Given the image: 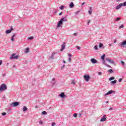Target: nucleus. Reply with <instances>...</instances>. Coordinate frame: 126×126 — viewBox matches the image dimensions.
<instances>
[{"mask_svg": "<svg viewBox=\"0 0 126 126\" xmlns=\"http://www.w3.org/2000/svg\"><path fill=\"white\" fill-rule=\"evenodd\" d=\"M67 20L65 19L64 18H62L61 19V20H60L58 23V25H57V27L58 28H60V27H61L63 25V22H64L65 21H67Z\"/></svg>", "mask_w": 126, "mask_h": 126, "instance_id": "1", "label": "nucleus"}, {"mask_svg": "<svg viewBox=\"0 0 126 126\" xmlns=\"http://www.w3.org/2000/svg\"><path fill=\"white\" fill-rule=\"evenodd\" d=\"M7 89V87L6 85L4 84H2L0 86V92H2V91H4V90H6Z\"/></svg>", "mask_w": 126, "mask_h": 126, "instance_id": "2", "label": "nucleus"}, {"mask_svg": "<svg viewBox=\"0 0 126 126\" xmlns=\"http://www.w3.org/2000/svg\"><path fill=\"white\" fill-rule=\"evenodd\" d=\"M18 55H15V54H13L12 56H10V59L11 60H17L18 59Z\"/></svg>", "mask_w": 126, "mask_h": 126, "instance_id": "3", "label": "nucleus"}, {"mask_svg": "<svg viewBox=\"0 0 126 126\" xmlns=\"http://www.w3.org/2000/svg\"><path fill=\"white\" fill-rule=\"evenodd\" d=\"M19 105V102L15 101L11 103V107H17V106Z\"/></svg>", "mask_w": 126, "mask_h": 126, "instance_id": "4", "label": "nucleus"}, {"mask_svg": "<svg viewBox=\"0 0 126 126\" xmlns=\"http://www.w3.org/2000/svg\"><path fill=\"white\" fill-rule=\"evenodd\" d=\"M84 78L87 82H88L89 81V79H90V76L89 75H84Z\"/></svg>", "mask_w": 126, "mask_h": 126, "instance_id": "5", "label": "nucleus"}, {"mask_svg": "<svg viewBox=\"0 0 126 126\" xmlns=\"http://www.w3.org/2000/svg\"><path fill=\"white\" fill-rule=\"evenodd\" d=\"M106 61H107V62H108V63H112V64H115V61H114V60L112 59L107 58L106 59Z\"/></svg>", "mask_w": 126, "mask_h": 126, "instance_id": "6", "label": "nucleus"}, {"mask_svg": "<svg viewBox=\"0 0 126 126\" xmlns=\"http://www.w3.org/2000/svg\"><path fill=\"white\" fill-rule=\"evenodd\" d=\"M102 63L103 64H104V65H105V66H107V67H109L110 68H112V66H111L110 65L106 63V61H105V60H102Z\"/></svg>", "mask_w": 126, "mask_h": 126, "instance_id": "7", "label": "nucleus"}, {"mask_svg": "<svg viewBox=\"0 0 126 126\" xmlns=\"http://www.w3.org/2000/svg\"><path fill=\"white\" fill-rule=\"evenodd\" d=\"M113 93H115V91H113V90H110L108 92H107V93L104 94V96H107L108 95H110Z\"/></svg>", "mask_w": 126, "mask_h": 126, "instance_id": "8", "label": "nucleus"}, {"mask_svg": "<svg viewBox=\"0 0 126 126\" xmlns=\"http://www.w3.org/2000/svg\"><path fill=\"white\" fill-rule=\"evenodd\" d=\"M91 62L92 63H93V64L94 63H98V61H97L96 60V59H94V58H92L91 59Z\"/></svg>", "mask_w": 126, "mask_h": 126, "instance_id": "9", "label": "nucleus"}, {"mask_svg": "<svg viewBox=\"0 0 126 126\" xmlns=\"http://www.w3.org/2000/svg\"><path fill=\"white\" fill-rule=\"evenodd\" d=\"M106 117H107L106 115H103V117L100 119V122H106L107 120Z\"/></svg>", "mask_w": 126, "mask_h": 126, "instance_id": "10", "label": "nucleus"}, {"mask_svg": "<svg viewBox=\"0 0 126 126\" xmlns=\"http://www.w3.org/2000/svg\"><path fill=\"white\" fill-rule=\"evenodd\" d=\"M12 30H13V29H12V27H11V29L10 30H8L5 31L6 34H9V33H11V31Z\"/></svg>", "mask_w": 126, "mask_h": 126, "instance_id": "11", "label": "nucleus"}, {"mask_svg": "<svg viewBox=\"0 0 126 126\" xmlns=\"http://www.w3.org/2000/svg\"><path fill=\"white\" fill-rule=\"evenodd\" d=\"M122 6H123V5H122V3H120L119 5H117L115 8L117 10H119L120 8H121V7H122Z\"/></svg>", "mask_w": 126, "mask_h": 126, "instance_id": "12", "label": "nucleus"}, {"mask_svg": "<svg viewBox=\"0 0 126 126\" xmlns=\"http://www.w3.org/2000/svg\"><path fill=\"white\" fill-rule=\"evenodd\" d=\"M64 49H65V43H63V44L62 45L61 51H63V50H64Z\"/></svg>", "mask_w": 126, "mask_h": 126, "instance_id": "13", "label": "nucleus"}, {"mask_svg": "<svg viewBox=\"0 0 126 126\" xmlns=\"http://www.w3.org/2000/svg\"><path fill=\"white\" fill-rule=\"evenodd\" d=\"M93 10V9L92 8V7H90V10L88 11V13H89V14H90V15H91V14H92Z\"/></svg>", "mask_w": 126, "mask_h": 126, "instance_id": "14", "label": "nucleus"}, {"mask_svg": "<svg viewBox=\"0 0 126 126\" xmlns=\"http://www.w3.org/2000/svg\"><path fill=\"white\" fill-rule=\"evenodd\" d=\"M54 58H55V53H53L50 57H49V59L50 60H54Z\"/></svg>", "mask_w": 126, "mask_h": 126, "instance_id": "15", "label": "nucleus"}, {"mask_svg": "<svg viewBox=\"0 0 126 126\" xmlns=\"http://www.w3.org/2000/svg\"><path fill=\"white\" fill-rule=\"evenodd\" d=\"M116 83H117V80L110 82L111 85H114V84H116Z\"/></svg>", "mask_w": 126, "mask_h": 126, "instance_id": "16", "label": "nucleus"}, {"mask_svg": "<svg viewBox=\"0 0 126 126\" xmlns=\"http://www.w3.org/2000/svg\"><path fill=\"white\" fill-rule=\"evenodd\" d=\"M59 96L61 97V98H64L65 97V95L64 94V93H62L61 94H60Z\"/></svg>", "mask_w": 126, "mask_h": 126, "instance_id": "17", "label": "nucleus"}, {"mask_svg": "<svg viewBox=\"0 0 126 126\" xmlns=\"http://www.w3.org/2000/svg\"><path fill=\"white\" fill-rule=\"evenodd\" d=\"M16 36V34H15V33H14L13 34V35L11 36V40L13 42V41H14V37H15Z\"/></svg>", "mask_w": 126, "mask_h": 126, "instance_id": "18", "label": "nucleus"}, {"mask_svg": "<svg viewBox=\"0 0 126 126\" xmlns=\"http://www.w3.org/2000/svg\"><path fill=\"white\" fill-rule=\"evenodd\" d=\"M99 48H102L103 49H104V48H105V47H104V45H103V43H99V46H98Z\"/></svg>", "mask_w": 126, "mask_h": 126, "instance_id": "19", "label": "nucleus"}, {"mask_svg": "<svg viewBox=\"0 0 126 126\" xmlns=\"http://www.w3.org/2000/svg\"><path fill=\"white\" fill-rule=\"evenodd\" d=\"M74 6V4L72 2H71L69 4L70 8H72Z\"/></svg>", "mask_w": 126, "mask_h": 126, "instance_id": "20", "label": "nucleus"}, {"mask_svg": "<svg viewBox=\"0 0 126 126\" xmlns=\"http://www.w3.org/2000/svg\"><path fill=\"white\" fill-rule=\"evenodd\" d=\"M27 110H28V109L27 108V107H26V106H24L23 107V112H25L26 111H27Z\"/></svg>", "mask_w": 126, "mask_h": 126, "instance_id": "21", "label": "nucleus"}, {"mask_svg": "<svg viewBox=\"0 0 126 126\" xmlns=\"http://www.w3.org/2000/svg\"><path fill=\"white\" fill-rule=\"evenodd\" d=\"M106 55L103 54L101 57V59L102 60V61H104V60H105V57Z\"/></svg>", "mask_w": 126, "mask_h": 126, "instance_id": "22", "label": "nucleus"}, {"mask_svg": "<svg viewBox=\"0 0 126 126\" xmlns=\"http://www.w3.org/2000/svg\"><path fill=\"white\" fill-rule=\"evenodd\" d=\"M125 45H126V40L124 41L121 43V46H125Z\"/></svg>", "mask_w": 126, "mask_h": 126, "instance_id": "23", "label": "nucleus"}, {"mask_svg": "<svg viewBox=\"0 0 126 126\" xmlns=\"http://www.w3.org/2000/svg\"><path fill=\"white\" fill-rule=\"evenodd\" d=\"M29 48H26L25 51V53L26 54H27V53H29Z\"/></svg>", "mask_w": 126, "mask_h": 126, "instance_id": "24", "label": "nucleus"}, {"mask_svg": "<svg viewBox=\"0 0 126 126\" xmlns=\"http://www.w3.org/2000/svg\"><path fill=\"white\" fill-rule=\"evenodd\" d=\"M75 82H76L75 80H72L71 84H73V85H75Z\"/></svg>", "mask_w": 126, "mask_h": 126, "instance_id": "25", "label": "nucleus"}, {"mask_svg": "<svg viewBox=\"0 0 126 126\" xmlns=\"http://www.w3.org/2000/svg\"><path fill=\"white\" fill-rule=\"evenodd\" d=\"M94 49L95 51L98 50V46H97V45L94 46Z\"/></svg>", "mask_w": 126, "mask_h": 126, "instance_id": "26", "label": "nucleus"}, {"mask_svg": "<svg viewBox=\"0 0 126 126\" xmlns=\"http://www.w3.org/2000/svg\"><path fill=\"white\" fill-rule=\"evenodd\" d=\"M108 72H110V73H113V72H114V70H113V69H110L108 70Z\"/></svg>", "mask_w": 126, "mask_h": 126, "instance_id": "27", "label": "nucleus"}, {"mask_svg": "<svg viewBox=\"0 0 126 126\" xmlns=\"http://www.w3.org/2000/svg\"><path fill=\"white\" fill-rule=\"evenodd\" d=\"M114 79H115V77H111L109 78V81H111V80H114Z\"/></svg>", "mask_w": 126, "mask_h": 126, "instance_id": "28", "label": "nucleus"}, {"mask_svg": "<svg viewBox=\"0 0 126 126\" xmlns=\"http://www.w3.org/2000/svg\"><path fill=\"white\" fill-rule=\"evenodd\" d=\"M122 6H126V1L124 2V3H121Z\"/></svg>", "mask_w": 126, "mask_h": 126, "instance_id": "29", "label": "nucleus"}, {"mask_svg": "<svg viewBox=\"0 0 126 126\" xmlns=\"http://www.w3.org/2000/svg\"><path fill=\"white\" fill-rule=\"evenodd\" d=\"M64 7V5H62L60 7V9H61V10H63V9Z\"/></svg>", "mask_w": 126, "mask_h": 126, "instance_id": "30", "label": "nucleus"}, {"mask_svg": "<svg viewBox=\"0 0 126 126\" xmlns=\"http://www.w3.org/2000/svg\"><path fill=\"white\" fill-rule=\"evenodd\" d=\"M28 40H32V39H34V37L33 36H30L28 37Z\"/></svg>", "mask_w": 126, "mask_h": 126, "instance_id": "31", "label": "nucleus"}, {"mask_svg": "<svg viewBox=\"0 0 126 126\" xmlns=\"http://www.w3.org/2000/svg\"><path fill=\"white\" fill-rule=\"evenodd\" d=\"M124 27H125V26L123 25V24H122V25H121L120 27H119V29H122V28H124Z\"/></svg>", "mask_w": 126, "mask_h": 126, "instance_id": "32", "label": "nucleus"}, {"mask_svg": "<svg viewBox=\"0 0 126 126\" xmlns=\"http://www.w3.org/2000/svg\"><path fill=\"white\" fill-rule=\"evenodd\" d=\"M47 112L44 111L42 112L41 115H47Z\"/></svg>", "mask_w": 126, "mask_h": 126, "instance_id": "33", "label": "nucleus"}, {"mask_svg": "<svg viewBox=\"0 0 126 126\" xmlns=\"http://www.w3.org/2000/svg\"><path fill=\"white\" fill-rule=\"evenodd\" d=\"M80 12V10L77 11L76 12H75V15H78V13Z\"/></svg>", "mask_w": 126, "mask_h": 126, "instance_id": "34", "label": "nucleus"}, {"mask_svg": "<svg viewBox=\"0 0 126 126\" xmlns=\"http://www.w3.org/2000/svg\"><path fill=\"white\" fill-rule=\"evenodd\" d=\"M74 118H77V113H75L73 114Z\"/></svg>", "mask_w": 126, "mask_h": 126, "instance_id": "35", "label": "nucleus"}, {"mask_svg": "<svg viewBox=\"0 0 126 126\" xmlns=\"http://www.w3.org/2000/svg\"><path fill=\"white\" fill-rule=\"evenodd\" d=\"M115 20H116V21H119V20H121V17L116 18V19Z\"/></svg>", "mask_w": 126, "mask_h": 126, "instance_id": "36", "label": "nucleus"}, {"mask_svg": "<svg viewBox=\"0 0 126 126\" xmlns=\"http://www.w3.org/2000/svg\"><path fill=\"white\" fill-rule=\"evenodd\" d=\"M5 115H6V113L5 112L2 113V116H5Z\"/></svg>", "mask_w": 126, "mask_h": 126, "instance_id": "37", "label": "nucleus"}, {"mask_svg": "<svg viewBox=\"0 0 126 126\" xmlns=\"http://www.w3.org/2000/svg\"><path fill=\"white\" fill-rule=\"evenodd\" d=\"M68 62H69V63H70V62H71V58H70V57H69V58H68Z\"/></svg>", "mask_w": 126, "mask_h": 126, "instance_id": "38", "label": "nucleus"}, {"mask_svg": "<svg viewBox=\"0 0 126 126\" xmlns=\"http://www.w3.org/2000/svg\"><path fill=\"white\" fill-rule=\"evenodd\" d=\"M65 66V65H63L62 67V69H63L64 68V67Z\"/></svg>", "mask_w": 126, "mask_h": 126, "instance_id": "39", "label": "nucleus"}, {"mask_svg": "<svg viewBox=\"0 0 126 126\" xmlns=\"http://www.w3.org/2000/svg\"><path fill=\"white\" fill-rule=\"evenodd\" d=\"M122 80H123V79H122V78H120L119 79V82H122Z\"/></svg>", "mask_w": 126, "mask_h": 126, "instance_id": "40", "label": "nucleus"}, {"mask_svg": "<svg viewBox=\"0 0 126 126\" xmlns=\"http://www.w3.org/2000/svg\"><path fill=\"white\" fill-rule=\"evenodd\" d=\"M39 124L40 125H43V121H39Z\"/></svg>", "mask_w": 126, "mask_h": 126, "instance_id": "41", "label": "nucleus"}, {"mask_svg": "<svg viewBox=\"0 0 126 126\" xmlns=\"http://www.w3.org/2000/svg\"><path fill=\"white\" fill-rule=\"evenodd\" d=\"M55 125H56V123H52L51 124V126H55Z\"/></svg>", "mask_w": 126, "mask_h": 126, "instance_id": "42", "label": "nucleus"}, {"mask_svg": "<svg viewBox=\"0 0 126 126\" xmlns=\"http://www.w3.org/2000/svg\"><path fill=\"white\" fill-rule=\"evenodd\" d=\"M121 63H122V64H123L124 65V64H125V62L124 61H121Z\"/></svg>", "mask_w": 126, "mask_h": 126, "instance_id": "43", "label": "nucleus"}, {"mask_svg": "<svg viewBox=\"0 0 126 126\" xmlns=\"http://www.w3.org/2000/svg\"><path fill=\"white\" fill-rule=\"evenodd\" d=\"M2 64V61L0 60V65H1Z\"/></svg>", "mask_w": 126, "mask_h": 126, "instance_id": "44", "label": "nucleus"}, {"mask_svg": "<svg viewBox=\"0 0 126 126\" xmlns=\"http://www.w3.org/2000/svg\"><path fill=\"white\" fill-rule=\"evenodd\" d=\"M91 21L90 20H88V23H87V25H89V23H90Z\"/></svg>", "mask_w": 126, "mask_h": 126, "instance_id": "45", "label": "nucleus"}, {"mask_svg": "<svg viewBox=\"0 0 126 126\" xmlns=\"http://www.w3.org/2000/svg\"><path fill=\"white\" fill-rule=\"evenodd\" d=\"M98 75H101V74H102V72H98Z\"/></svg>", "mask_w": 126, "mask_h": 126, "instance_id": "46", "label": "nucleus"}, {"mask_svg": "<svg viewBox=\"0 0 126 126\" xmlns=\"http://www.w3.org/2000/svg\"><path fill=\"white\" fill-rule=\"evenodd\" d=\"M74 36H77V33L76 32L74 33Z\"/></svg>", "mask_w": 126, "mask_h": 126, "instance_id": "47", "label": "nucleus"}, {"mask_svg": "<svg viewBox=\"0 0 126 126\" xmlns=\"http://www.w3.org/2000/svg\"><path fill=\"white\" fill-rule=\"evenodd\" d=\"M113 43H111V44H109V47H112L113 46Z\"/></svg>", "mask_w": 126, "mask_h": 126, "instance_id": "48", "label": "nucleus"}, {"mask_svg": "<svg viewBox=\"0 0 126 126\" xmlns=\"http://www.w3.org/2000/svg\"><path fill=\"white\" fill-rule=\"evenodd\" d=\"M77 49L78 50H80V47L77 46Z\"/></svg>", "mask_w": 126, "mask_h": 126, "instance_id": "49", "label": "nucleus"}, {"mask_svg": "<svg viewBox=\"0 0 126 126\" xmlns=\"http://www.w3.org/2000/svg\"><path fill=\"white\" fill-rule=\"evenodd\" d=\"M81 115H82L81 113H79V118H80V117H81Z\"/></svg>", "mask_w": 126, "mask_h": 126, "instance_id": "50", "label": "nucleus"}, {"mask_svg": "<svg viewBox=\"0 0 126 126\" xmlns=\"http://www.w3.org/2000/svg\"><path fill=\"white\" fill-rule=\"evenodd\" d=\"M112 110H113V108L110 107V108H109V111H112Z\"/></svg>", "mask_w": 126, "mask_h": 126, "instance_id": "51", "label": "nucleus"}, {"mask_svg": "<svg viewBox=\"0 0 126 126\" xmlns=\"http://www.w3.org/2000/svg\"><path fill=\"white\" fill-rule=\"evenodd\" d=\"M62 14H63V12H61L59 14V15H62Z\"/></svg>", "mask_w": 126, "mask_h": 126, "instance_id": "52", "label": "nucleus"}, {"mask_svg": "<svg viewBox=\"0 0 126 126\" xmlns=\"http://www.w3.org/2000/svg\"><path fill=\"white\" fill-rule=\"evenodd\" d=\"M68 57H70L71 56V54H69L68 55Z\"/></svg>", "mask_w": 126, "mask_h": 126, "instance_id": "53", "label": "nucleus"}, {"mask_svg": "<svg viewBox=\"0 0 126 126\" xmlns=\"http://www.w3.org/2000/svg\"><path fill=\"white\" fill-rule=\"evenodd\" d=\"M83 4H85V2H83V3H82V5H83Z\"/></svg>", "mask_w": 126, "mask_h": 126, "instance_id": "54", "label": "nucleus"}, {"mask_svg": "<svg viewBox=\"0 0 126 126\" xmlns=\"http://www.w3.org/2000/svg\"><path fill=\"white\" fill-rule=\"evenodd\" d=\"M114 43H117V40H115L114 41Z\"/></svg>", "mask_w": 126, "mask_h": 126, "instance_id": "55", "label": "nucleus"}, {"mask_svg": "<svg viewBox=\"0 0 126 126\" xmlns=\"http://www.w3.org/2000/svg\"><path fill=\"white\" fill-rule=\"evenodd\" d=\"M52 81H55V78L52 79Z\"/></svg>", "mask_w": 126, "mask_h": 126, "instance_id": "56", "label": "nucleus"}, {"mask_svg": "<svg viewBox=\"0 0 126 126\" xmlns=\"http://www.w3.org/2000/svg\"><path fill=\"white\" fill-rule=\"evenodd\" d=\"M63 63H65V62L64 61V60H63Z\"/></svg>", "mask_w": 126, "mask_h": 126, "instance_id": "57", "label": "nucleus"}, {"mask_svg": "<svg viewBox=\"0 0 126 126\" xmlns=\"http://www.w3.org/2000/svg\"><path fill=\"white\" fill-rule=\"evenodd\" d=\"M106 103H109V101H107L106 102Z\"/></svg>", "mask_w": 126, "mask_h": 126, "instance_id": "58", "label": "nucleus"}, {"mask_svg": "<svg viewBox=\"0 0 126 126\" xmlns=\"http://www.w3.org/2000/svg\"><path fill=\"white\" fill-rule=\"evenodd\" d=\"M120 0H117V1H120Z\"/></svg>", "mask_w": 126, "mask_h": 126, "instance_id": "59", "label": "nucleus"}, {"mask_svg": "<svg viewBox=\"0 0 126 126\" xmlns=\"http://www.w3.org/2000/svg\"><path fill=\"white\" fill-rule=\"evenodd\" d=\"M13 67H15V66L14 65V66H13Z\"/></svg>", "mask_w": 126, "mask_h": 126, "instance_id": "60", "label": "nucleus"}, {"mask_svg": "<svg viewBox=\"0 0 126 126\" xmlns=\"http://www.w3.org/2000/svg\"><path fill=\"white\" fill-rule=\"evenodd\" d=\"M53 84H55V82L53 83Z\"/></svg>", "mask_w": 126, "mask_h": 126, "instance_id": "61", "label": "nucleus"}]
</instances>
